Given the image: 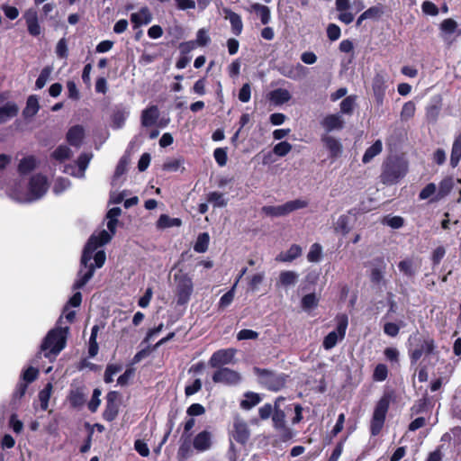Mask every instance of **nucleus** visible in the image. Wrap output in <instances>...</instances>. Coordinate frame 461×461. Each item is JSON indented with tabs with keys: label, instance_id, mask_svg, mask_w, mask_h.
I'll return each instance as SVG.
<instances>
[{
	"label": "nucleus",
	"instance_id": "32",
	"mask_svg": "<svg viewBox=\"0 0 461 461\" xmlns=\"http://www.w3.org/2000/svg\"><path fill=\"white\" fill-rule=\"evenodd\" d=\"M18 113V106L14 103H7L0 107V123L14 117Z\"/></svg>",
	"mask_w": 461,
	"mask_h": 461
},
{
	"label": "nucleus",
	"instance_id": "61",
	"mask_svg": "<svg viewBox=\"0 0 461 461\" xmlns=\"http://www.w3.org/2000/svg\"><path fill=\"white\" fill-rule=\"evenodd\" d=\"M56 54L61 59H66L68 57V44L65 38H62L58 41L56 46Z\"/></svg>",
	"mask_w": 461,
	"mask_h": 461
},
{
	"label": "nucleus",
	"instance_id": "51",
	"mask_svg": "<svg viewBox=\"0 0 461 461\" xmlns=\"http://www.w3.org/2000/svg\"><path fill=\"white\" fill-rule=\"evenodd\" d=\"M274 426L276 429H285V415L281 410H276L272 416Z\"/></svg>",
	"mask_w": 461,
	"mask_h": 461
},
{
	"label": "nucleus",
	"instance_id": "18",
	"mask_svg": "<svg viewBox=\"0 0 461 461\" xmlns=\"http://www.w3.org/2000/svg\"><path fill=\"white\" fill-rule=\"evenodd\" d=\"M232 437L236 441L242 444L249 439V430L247 423L243 420L240 418L234 420Z\"/></svg>",
	"mask_w": 461,
	"mask_h": 461
},
{
	"label": "nucleus",
	"instance_id": "13",
	"mask_svg": "<svg viewBox=\"0 0 461 461\" xmlns=\"http://www.w3.org/2000/svg\"><path fill=\"white\" fill-rule=\"evenodd\" d=\"M28 32L32 36H39L41 33V27L39 23L38 12L34 8L26 10L23 14Z\"/></svg>",
	"mask_w": 461,
	"mask_h": 461
},
{
	"label": "nucleus",
	"instance_id": "22",
	"mask_svg": "<svg viewBox=\"0 0 461 461\" xmlns=\"http://www.w3.org/2000/svg\"><path fill=\"white\" fill-rule=\"evenodd\" d=\"M321 126L327 131H339L343 128L344 121L339 114H330L321 121Z\"/></svg>",
	"mask_w": 461,
	"mask_h": 461
},
{
	"label": "nucleus",
	"instance_id": "25",
	"mask_svg": "<svg viewBox=\"0 0 461 461\" xmlns=\"http://www.w3.org/2000/svg\"><path fill=\"white\" fill-rule=\"evenodd\" d=\"M225 18L230 21L231 31L235 35H240L243 29V23L240 14L232 12L230 9H225Z\"/></svg>",
	"mask_w": 461,
	"mask_h": 461
},
{
	"label": "nucleus",
	"instance_id": "23",
	"mask_svg": "<svg viewBox=\"0 0 461 461\" xmlns=\"http://www.w3.org/2000/svg\"><path fill=\"white\" fill-rule=\"evenodd\" d=\"M85 137V130L80 125L71 127L67 133L68 142L74 147H80Z\"/></svg>",
	"mask_w": 461,
	"mask_h": 461
},
{
	"label": "nucleus",
	"instance_id": "46",
	"mask_svg": "<svg viewBox=\"0 0 461 461\" xmlns=\"http://www.w3.org/2000/svg\"><path fill=\"white\" fill-rule=\"evenodd\" d=\"M319 303V298L315 294H308L304 295L302 299V308L304 311H311L317 307Z\"/></svg>",
	"mask_w": 461,
	"mask_h": 461
},
{
	"label": "nucleus",
	"instance_id": "52",
	"mask_svg": "<svg viewBox=\"0 0 461 461\" xmlns=\"http://www.w3.org/2000/svg\"><path fill=\"white\" fill-rule=\"evenodd\" d=\"M388 369L384 364H378L373 374V379L376 382H383L387 378Z\"/></svg>",
	"mask_w": 461,
	"mask_h": 461
},
{
	"label": "nucleus",
	"instance_id": "37",
	"mask_svg": "<svg viewBox=\"0 0 461 461\" xmlns=\"http://www.w3.org/2000/svg\"><path fill=\"white\" fill-rule=\"evenodd\" d=\"M437 196V185L434 183L428 184L420 192L419 198L420 200L429 199V202H438L436 200Z\"/></svg>",
	"mask_w": 461,
	"mask_h": 461
},
{
	"label": "nucleus",
	"instance_id": "26",
	"mask_svg": "<svg viewBox=\"0 0 461 461\" xmlns=\"http://www.w3.org/2000/svg\"><path fill=\"white\" fill-rule=\"evenodd\" d=\"M419 264L417 260L413 258H405L399 262L398 267L400 271L408 276H412L415 275Z\"/></svg>",
	"mask_w": 461,
	"mask_h": 461
},
{
	"label": "nucleus",
	"instance_id": "62",
	"mask_svg": "<svg viewBox=\"0 0 461 461\" xmlns=\"http://www.w3.org/2000/svg\"><path fill=\"white\" fill-rule=\"evenodd\" d=\"M262 212L267 214V215H269V216H272V217H280V216H284V213H283V210H282V205H277V206H264L262 208Z\"/></svg>",
	"mask_w": 461,
	"mask_h": 461
},
{
	"label": "nucleus",
	"instance_id": "24",
	"mask_svg": "<svg viewBox=\"0 0 461 461\" xmlns=\"http://www.w3.org/2000/svg\"><path fill=\"white\" fill-rule=\"evenodd\" d=\"M302 248L299 245H292L286 251L279 253L276 260L280 262H292L302 255Z\"/></svg>",
	"mask_w": 461,
	"mask_h": 461
},
{
	"label": "nucleus",
	"instance_id": "1",
	"mask_svg": "<svg viewBox=\"0 0 461 461\" xmlns=\"http://www.w3.org/2000/svg\"><path fill=\"white\" fill-rule=\"evenodd\" d=\"M118 220H110L107 221V228L111 233L102 230L98 234H93L88 240L81 258V268L78 271L77 278L73 285V289L82 288L94 276L95 267L100 268L104 266L106 256L104 250L95 252L98 247L108 243L112 236L115 233Z\"/></svg>",
	"mask_w": 461,
	"mask_h": 461
},
{
	"label": "nucleus",
	"instance_id": "17",
	"mask_svg": "<svg viewBox=\"0 0 461 461\" xmlns=\"http://www.w3.org/2000/svg\"><path fill=\"white\" fill-rule=\"evenodd\" d=\"M152 18V14L147 6L141 7L138 12L131 14V22L134 29L150 23Z\"/></svg>",
	"mask_w": 461,
	"mask_h": 461
},
{
	"label": "nucleus",
	"instance_id": "34",
	"mask_svg": "<svg viewBox=\"0 0 461 461\" xmlns=\"http://www.w3.org/2000/svg\"><path fill=\"white\" fill-rule=\"evenodd\" d=\"M253 12L257 14L263 24H267L270 22L271 15L270 10L267 6L256 3L251 6Z\"/></svg>",
	"mask_w": 461,
	"mask_h": 461
},
{
	"label": "nucleus",
	"instance_id": "57",
	"mask_svg": "<svg viewBox=\"0 0 461 461\" xmlns=\"http://www.w3.org/2000/svg\"><path fill=\"white\" fill-rule=\"evenodd\" d=\"M385 265L382 263L379 267H374L371 270V281L374 283H380L384 279Z\"/></svg>",
	"mask_w": 461,
	"mask_h": 461
},
{
	"label": "nucleus",
	"instance_id": "56",
	"mask_svg": "<svg viewBox=\"0 0 461 461\" xmlns=\"http://www.w3.org/2000/svg\"><path fill=\"white\" fill-rule=\"evenodd\" d=\"M191 447L188 440H185L182 442V444L179 447L178 452H177V458L179 461H185L186 458H188L191 455Z\"/></svg>",
	"mask_w": 461,
	"mask_h": 461
},
{
	"label": "nucleus",
	"instance_id": "9",
	"mask_svg": "<svg viewBox=\"0 0 461 461\" xmlns=\"http://www.w3.org/2000/svg\"><path fill=\"white\" fill-rule=\"evenodd\" d=\"M406 171V166L402 163L393 162L386 164L382 174L383 182L385 184H393L403 177Z\"/></svg>",
	"mask_w": 461,
	"mask_h": 461
},
{
	"label": "nucleus",
	"instance_id": "28",
	"mask_svg": "<svg viewBox=\"0 0 461 461\" xmlns=\"http://www.w3.org/2000/svg\"><path fill=\"white\" fill-rule=\"evenodd\" d=\"M182 221L179 218H171L167 214H161L156 223L157 229L164 230L171 227H179Z\"/></svg>",
	"mask_w": 461,
	"mask_h": 461
},
{
	"label": "nucleus",
	"instance_id": "35",
	"mask_svg": "<svg viewBox=\"0 0 461 461\" xmlns=\"http://www.w3.org/2000/svg\"><path fill=\"white\" fill-rule=\"evenodd\" d=\"M461 158V133L456 137L450 157V164L453 167H456Z\"/></svg>",
	"mask_w": 461,
	"mask_h": 461
},
{
	"label": "nucleus",
	"instance_id": "45",
	"mask_svg": "<svg viewBox=\"0 0 461 461\" xmlns=\"http://www.w3.org/2000/svg\"><path fill=\"white\" fill-rule=\"evenodd\" d=\"M71 155V149L68 146L60 145L52 152L51 156L54 159L62 162L69 158Z\"/></svg>",
	"mask_w": 461,
	"mask_h": 461
},
{
	"label": "nucleus",
	"instance_id": "64",
	"mask_svg": "<svg viewBox=\"0 0 461 461\" xmlns=\"http://www.w3.org/2000/svg\"><path fill=\"white\" fill-rule=\"evenodd\" d=\"M251 97V87L249 83L242 86L239 93V99L242 103H248Z\"/></svg>",
	"mask_w": 461,
	"mask_h": 461
},
{
	"label": "nucleus",
	"instance_id": "29",
	"mask_svg": "<svg viewBox=\"0 0 461 461\" xmlns=\"http://www.w3.org/2000/svg\"><path fill=\"white\" fill-rule=\"evenodd\" d=\"M308 201L303 199H295L288 201L282 205L284 216L294 212L296 210L303 209L308 206Z\"/></svg>",
	"mask_w": 461,
	"mask_h": 461
},
{
	"label": "nucleus",
	"instance_id": "31",
	"mask_svg": "<svg viewBox=\"0 0 461 461\" xmlns=\"http://www.w3.org/2000/svg\"><path fill=\"white\" fill-rule=\"evenodd\" d=\"M322 141L324 142L325 147L330 150L332 157H337L341 153L342 147L337 139L326 135L322 138Z\"/></svg>",
	"mask_w": 461,
	"mask_h": 461
},
{
	"label": "nucleus",
	"instance_id": "15",
	"mask_svg": "<svg viewBox=\"0 0 461 461\" xmlns=\"http://www.w3.org/2000/svg\"><path fill=\"white\" fill-rule=\"evenodd\" d=\"M435 348L436 345L432 339H424L417 348L411 350V359L412 362H417L423 354H432Z\"/></svg>",
	"mask_w": 461,
	"mask_h": 461
},
{
	"label": "nucleus",
	"instance_id": "58",
	"mask_svg": "<svg viewBox=\"0 0 461 461\" xmlns=\"http://www.w3.org/2000/svg\"><path fill=\"white\" fill-rule=\"evenodd\" d=\"M456 22L450 18L445 19L440 24L441 31L447 34L453 33L456 31Z\"/></svg>",
	"mask_w": 461,
	"mask_h": 461
},
{
	"label": "nucleus",
	"instance_id": "54",
	"mask_svg": "<svg viewBox=\"0 0 461 461\" xmlns=\"http://www.w3.org/2000/svg\"><path fill=\"white\" fill-rule=\"evenodd\" d=\"M291 150L292 145L287 141H281L275 145L273 149V152L279 157L287 155Z\"/></svg>",
	"mask_w": 461,
	"mask_h": 461
},
{
	"label": "nucleus",
	"instance_id": "44",
	"mask_svg": "<svg viewBox=\"0 0 461 461\" xmlns=\"http://www.w3.org/2000/svg\"><path fill=\"white\" fill-rule=\"evenodd\" d=\"M356 95H348L340 103V112L344 114H351L356 106Z\"/></svg>",
	"mask_w": 461,
	"mask_h": 461
},
{
	"label": "nucleus",
	"instance_id": "50",
	"mask_svg": "<svg viewBox=\"0 0 461 461\" xmlns=\"http://www.w3.org/2000/svg\"><path fill=\"white\" fill-rule=\"evenodd\" d=\"M51 72H52L51 67H46L41 70L40 76L38 77V78L35 82V86L37 89H41L44 87V86L46 85L47 81L49 80V78L51 75Z\"/></svg>",
	"mask_w": 461,
	"mask_h": 461
},
{
	"label": "nucleus",
	"instance_id": "47",
	"mask_svg": "<svg viewBox=\"0 0 461 461\" xmlns=\"http://www.w3.org/2000/svg\"><path fill=\"white\" fill-rule=\"evenodd\" d=\"M321 256L322 247L319 243H314L310 248V250L307 254V259L309 262L316 263L321 260Z\"/></svg>",
	"mask_w": 461,
	"mask_h": 461
},
{
	"label": "nucleus",
	"instance_id": "6",
	"mask_svg": "<svg viewBox=\"0 0 461 461\" xmlns=\"http://www.w3.org/2000/svg\"><path fill=\"white\" fill-rule=\"evenodd\" d=\"M254 374L258 376L259 383L271 391H278L284 387L285 377L267 369L254 367Z\"/></svg>",
	"mask_w": 461,
	"mask_h": 461
},
{
	"label": "nucleus",
	"instance_id": "59",
	"mask_svg": "<svg viewBox=\"0 0 461 461\" xmlns=\"http://www.w3.org/2000/svg\"><path fill=\"white\" fill-rule=\"evenodd\" d=\"M421 10L427 15L436 16L438 14V8L430 1H424L421 5Z\"/></svg>",
	"mask_w": 461,
	"mask_h": 461
},
{
	"label": "nucleus",
	"instance_id": "20",
	"mask_svg": "<svg viewBox=\"0 0 461 461\" xmlns=\"http://www.w3.org/2000/svg\"><path fill=\"white\" fill-rule=\"evenodd\" d=\"M269 101L275 105H282L292 99V94L285 88H276L268 94Z\"/></svg>",
	"mask_w": 461,
	"mask_h": 461
},
{
	"label": "nucleus",
	"instance_id": "4",
	"mask_svg": "<svg viewBox=\"0 0 461 461\" xmlns=\"http://www.w3.org/2000/svg\"><path fill=\"white\" fill-rule=\"evenodd\" d=\"M176 282V294L178 304H185L194 291V284L192 278L182 270H179L174 276Z\"/></svg>",
	"mask_w": 461,
	"mask_h": 461
},
{
	"label": "nucleus",
	"instance_id": "7",
	"mask_svg": "<svg viewBox=\"0 0 461 461\" xmlns=\"http://www.w3.org/2000/svg\"><path fill=\"white\" fill-rule=\"evenodd\" d=\"M390 399L387 395L383 396L375 408L373 418L371 420V434L376 436L380 433L385 420L386 413L389 409Z\"/></svg>",
	"mask_w": 461,
	"mask_h": 461
},
{
	"label": "nucleus",
	"instance_id": "38",
	"mask_svg": "<svg viewBox=\"0 0 461 461\" xmlns=\"http://www.w3.org/2000/svg\"><path fill=\"white\" fill-rule=\"evenodd\" d=\"M298 281V274L294 271H282L279 275V283L283 286H290Z\"/></svg>",
	"mask_w": 461,
	"mask_h": 461
},
{
	"label": "nucleus",
	"instance_id": "39",
	"mask_svg": "<svg viewBox=\"0 0 461 461\" xmlns=\"http://www.w3.org/2000/svg\"><path fill=\"white\" fill-rule=\"evenodd\" d=\"M453 187V182L450 178H445L440 181L439 185L437 186V196L436 200H441L445 196H447Z\"/></svg>",
	"mask_w": 461,
	"mask_h": 461
},
{
	"label": "nucleus",
	"instance_id": "40",
	"mask_svg": "<svg viewBox=\"0 0 461 461\" xmlns=\"http://www.w3.org/2000/svg\"><path fill=\"white\" fill-rule=\"evenodd\" d=\"M52 393V384L48 383L45 387L39 393V401L42 411H46L49 406V401Z\"/></svg>",
	"mask_w": 461,
	"mask_h": 461
},
{
	"label": "nucleus",
	"instance_id": "10",
	"mask_svg": "<svg viewBox=\"0 0 461 461\" xmlns=\"http://www.w3.org/2000/svg\"><path fill=\"white\" fill-rule=\"evenodd\" d=\"M91 158V154L83 153L78 157L75 164L66 165L63 172L78 178H83Z\"/></svg>",
	"mask_w": 461,
	"mask_h": 461
},
{
	"label": "nucleus",
	"instance_id": "2",
	"mask_svg": "<svg viewBox=\"0 0 461 461\" xmlns=\"http://www.w3.org/2000/svg\"><path fill=\"white\" fill-rule=\"evenodd\" d=\"M47 177L41 174L33 175L26 186L21 182H14L6 188L7 195L22 203H32L41 199L48 191Z\"/></svg>",
	"mask_w": 461,
	"mask_h": 461
},
{
	"label": "nucleus",
	"instance_id": "49",
	"mask_svg": "<svg viewBox=\"0 0 461 461\" xmlns=\"http://www.w3.org/2000/svg\"><path fill=\"white\" fill-rule=\"evenodd\" d=\"M70 185L71 182L68 178L59 177L55 180L52 189L56 194H60L68 190Z\"/></svg>",
	"mask_w": 461,
	"mask_h": 461
},
{
	"label": "nucleus",
	"instance_id": "48",
	"mask_svg": "<svg viewBox=\"0 0 461 461\" xmlns=\"http://www.w3.org/2000/svg\"><path fill=\"white\" fill-rule=\"evenodd\" d=\"M209 240H210V237H209L208 233L203 232V233L200 234L197 238V240H196L194 246V251H196L198 253L205 252L208 249Z\"/></svg>",
	"mask_w": 461,
	"mask_h": 461
},
{
	"label": "nucleus",
	"instance_id": "3",
	"mask_svg": "<svg viewBox=\"0 0 461 461\" xmlns=\"http://www.w3.org/2000/svg\"><path fill=\"white\" fill-rule=\"evenodd\" d=\"M68 333V327H57L48 332L41 345L46 357H55L65 348Z\"/></svg>",
	"mask_w": 461,
	"mask_h": 461
},
{
	"label": "nucleus",
	"instance_id": "33",
	"mask_svg": "<svg viewBox=\"0 0 461 461\" xmlns=\"http://www.w3.org/2000/svg\"><path fill=\"white\" fill-rule=\"evenodd\" d=\"M261 398L258 393L248 392L244 394V399L240 402V407L244 410H249L258 404Z\"/></svg>",
	"mask_w": 461,
	"mask_h": 461
},
{
	"label": "nucleus",
	"instance_id": "5",
	"mask_svg": "<svg viewBox=\"0 0 461 461\" xmlns=\"http://www.w3.org/2000/svg\"><path fill=\"white\" fill-rule=\"evenodd\" d=\"M336 321V330L330 331L323 339L322 346L326 350L333 348L339 341H341L345 338L348 325V316L346 314L338 315Z\"/></svg>",
	"mask_w": 461,
	"mask_h": 461
},
{
	"label": "nucleus",
	"instance_id": "19",
	"mask_svg": "<svg viewBox=\"0 0 461 461\" xmlns=\"http://www.w3.org/2000/svg\"><path fill=\"white\" fill-rule=\"evenodd\" d=\"M278 70L284 77L294 80L299 79L305 73V68L301 64L283 65Z\"/></svg>",
	"mask_w": 461,
	"mask_h": 461
},
{
	"label": "nucleus",
	"instance_id": "21",
	"mask_svg": "<svg viewBox=\"0 0 461 461\" xmlns=\"http://www.w3.org/2000/svg\"><path fill=\"white\" fill-rule=\"evenodd\" d=\"M159 116V111L157 105H150L141 113V124L144 127L155 125Z\"/></svg>",
	"mask_w": 461,
	"mask_h": 461
},
{
	"label": "nucleus",
	"instance_id": "53",
	"mask_svg": "<svg viewBox=\"0 0 461 461\" xmlns=\"http://www.w3.org/2000/svg\"><path fill=\"white\" fill-rule=\"evenodd\" d=\"M349 219L347 215H340L336 222V231L347 234L349 231Z\"/></svg>",
	"mask_w": 461,
	"mask_h": 461
},
{
	"label": "nucleus",
	"instance_id": "42",
	"mask_svg": "<svg viewBox=\"0 0 461 461\" xmlns=\"http://www.w3.org/2000/svg\"><path fill=\"white\" fill-rule=\"evenodd\" d=\"M207 201L211 203L213 207H224L228 203V200L224 197L223 194L219 192L209 193Z\"/></svg>",
	"mask_w": 461,
	"mask_h": 461
},
{
	"label": "nucleus",
	"instance_id": "11",
	"mask_svg": "<svg viewBox=\"0 0 461 461\" xmlns=\"http://www.w3.org/2000/svg\"><path fill=\"white\" fill-rule=\"evenodd\" d=\"M237 353L235 348H224L215 351L210 360L209 366L214 368L222 367V366L229 365L234 362V357Z\"/></svg>",
	"mask_w": 461,
	"mask_h": 461
},
{
	"label": "nucleus",
	"instance_id": "41",
	"mask_svg": "<svg viewBox=\"0 0 461 461\" xmlns=\"http://www.w3.org/2000/svg\"><path fill=\"white\" fill-rule=\"evenodd\" d=\"M36 167V159L30 156L23 158L18 166L19 172L23 175L31 172Z\"/></svg>",
	"mask_w": 461,
	"mask_h": 461
},
{
	"label": "nucleus",
	"instance_id": "36",
	"mask_svg": "<svg viewBox=\"0 0 461 461\" xmlns=\"http://www.w3.org/2000/svg\"><path fill=\"white\" fill-rule=\"evenodd\" d=\"M383 149V143L380 140H377L371 147H369L362 158L364 163L370 162L375 156L381 153Z\"/></svg>",
	"mask_w": 461,
	"mask_h": 461
},
{
	"label": "nucleus",
	"instance_id": "30",
	"mask_svg": "<svg viewBox=\"0 0 461 461\" xmlns=\"http://www.w3.org/2000/svg\"><path fill=\"white\" fill-rule=\"evenodd\" d=\"M129 111L125 108L116 109L112 116V126L114 129L122 128L124 125L125 121L129 116Z\"/></svg>",
	"mask_w": 461,
	"mask_h": 461
},
{
	"label": "nucleus",
	"instance_id": "55",
	"mask_svg": "<svg viewBox=\"0 0 461 461\" xmlns=\"http://www.w3.org/2000/svg\"><path fill=\"white\" fill-rule=\"evenodd\" d=\"M122 370L120 365H108L104 372V382L109 384L113 381V376Z\"/></svg>",
	"mask_w": 461,
	"mask_h": 461
},
{
	"label": "nucleus",
	"instance_id": "27",
	"mask_svg": "<svg viewBox=\"0 0 461 461\" xmlns=\"http://www.w3.org/2000/svg\"><path fill=\"white\" fill-rule=\"evenodd\" d=\"M40 104L39 99L36 95H30L26 102V106L23 111V115L24 118H32L39 111Z\"/></svg>",
	"mask_w": 461,
	"mask_h": 461
},
{
	"label": "nucleus",
	"instance_id": "60",
	"mask_svg": "<svg viewBox=\"0 0 461 461\" xmlns=\"http://www.w3.org/2000/svg\"><path fill=\"white\" fill-rule=\"evenodd\" d=\"M69 400L72 405L79 406L84 403L85 395L79 389H77L71 392Z\"/></svg>",
	"mask_w": 461,
	"mask_h": 461
},
{
	"label": "nucleus",
	"instance_id": "63",
	"mask_svg": "<svg viewBox=\"0 0 461 461\" xmlns=\"http://www.w3.org/2000/svg\"><path fill=\"white\" fill-rule=\"evenodd\" d=\"M340 28L337 24H329L327 28V36L330 41H337L340 37Z\"/></svg>",
	"mask_w": 461,
	"mask_h": 461
},
{
	"label": "nucleus",
	"instance_id": "12",
	"mask_svg": "<svg viewBox=\"0 0 461 461\" xmlns=\"http://www.w3.org/2000/svg\"><path fill=\"white\" fill-rule=\"evenodd\" d=\"M120 396L117 392H110L106 395V406L104 411V418L108 421L113 420L119 410Z\"/></svg>",
	"mask_w": 461,
	"mask_h": 461
},
{
	"label": "nucleus",
	"instance_id": "43",
	"mask_svg": "<svg viewBox=\"0 0 461 461\" xmlns=\"http://www.w3.org/2000/svg\"><path fill=\"white\" fill-rule=\"evenodd\" d=\"M416 112V104L412 101L406 102L402 108L400 117L402 121L411 119Z\"/></svg>",
	"mask_w": 461,
	"mask_h": 461
},
{
	"label": "nucleus",
	"instance_id": "14",
	"mask_svg": "<svg viewBox=\"0 0 461 461\" xmlns=\"http://www.w3.org/2000/svg\"><path fill=\"white\" fill-rule=\"evenodd\" d=\"M372 88L376 102L381 104L386 90V76L384 73H377L372 81Z\"/></svg>",
	"mask_w": 461,
	"mask_h": 461
},
{
	"label": "nucleus",
	"instance_id": "16",
	"mask_svg": "<svg viewBox=\"0 0 461 461\" xmlns=\"http://www.w3.org/2000/svg\"><path fill=\"white\" fill-rule=\"evenodd\" d=\"M212 445V434L210 431L203 430L198 433L193 440V446L198 452H204L211 448Z\"/></svg>",
	"mask_w": 461,
	"mask_h": 461
},
{
	"label": "nucleus",
	"instance_id": "8",
	"mask_svg": "<svg viewBox=\"0 0 461 461\" xmlns=\"http://www.w3.org/2000/svg\"><path fill=\"white\" fill-rule=\"evenodd\" d=\"M212 381L215 384L233 386L241 381V375L239 372L229 367H220L212 375Z\"/></svg>",
	"mask_w": 461,
	"mask_h": 461
}]
</instances>
